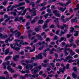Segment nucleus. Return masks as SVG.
Instances as JSON below:
<instances>
[{"label":"nucleus","instance_id":"12","mask_svg":"<svg viewBox=\"0 0 79 79\" xmlns=\"http://www.w3.org/2000/svg\"><path fill=\"white\" fill-rule=\"evenodd\" d=\"M14 39V38L12 37V39H10V38H9L8 39H7L6 40L5 42L6 44H8V41L9 42H11Z\"/></svg>","mask_w":79,"mask_h":79},{"label":"nucleus","instance_id":"14","mask_svg":"<svg viewBox=\"0 0 79 79\" xmlns=\"http://www.w3.org/2000/svg\"><path fill=\"white\" fill-rule=\"evenodd\" d=\"M17 33L15 34V35L16 36V37H19V36H20L21 35V33H20V32L19 31H17Z\"/></svg>","mask_w":79,"mask_h":79},{"label":"nucleus","instance_id":"54","mask_svg":"<svg viewBox=\"0 0 79 79\" xmlns=\"http://www.w3.org/2000/svg\"><path fill=\"white\" fill-rule=\"evenodd\" d=\"M43 48L44 47H40L39 48L38 50L40 51L42 50H43Z\"/></svg>","mask_w":79,"mask_h":79},{"label":"nucleus","instance_id":"33","mask_svg":"<svg viewBox=\"0 0 79 79\" xmlns=\"http://www.w3.org/2000/svg\"><path fill=\"white\" fill-rule=\"evenodd\" d=\"M34 77V78H35V77L34 75H32L31 74H28V77Z\"/></svg>","mask_w":79,"mask_h":79},{"label":"nucleus","instance_id":"60","mask_svg":"<svg viewBox=\"0 0 79 79\" xmlns=\"http://www.w3.org/2000/svg\"><path fill=\"white\" fill-rule=\"evenodd\" d=\"M16 64H15L14 63H13L12 64H10V65H13V66H14V67H16Z\"/></svg>","mask_w":79,"mask_h":79},{"label":"nucleus","instance_id":"6","mask_svg":"<svg viewBox=\"0 0 79 79\" xmlns=\"http://www.w3.org/2000/svg\"><path fill=\"white\" fill-rule=\"evenodd\" d=\"M27 11V9H25L23 11V13L22 14V12H18V15H21V16H23L26 14V12Z\"/></svg>","mask_w":79,"mask_h":79},{"label":"nucleus","instance_id":"26","mask_svg":"<svg viewBox=\"0 0 79 79\" xmlns=\"http://www.w3.org/2000/svg\"><path fill=\"white\" fill-rule=\"evenodd\" d=\"M68 1V2H67L65 4V6H67L69 4V3H71V0H67Z\"/></svg>","mask_w":79,"mask_h":79},{"label":"nucleus","instance_id":"23","mask_svg":"<svg viewBox=\"0 0 79 79\" xmlns=\"http://www.w3.org/2000/svg\"><path fill=\"white\" fill-rule=\"evenodd\" d=\"M58 18H57L56 19V20H55V22L57 24V25L60 24V22L58 21Z\"/></svg>","mask_w":79,"mask_h":79},{"label":"nucleus","instance_id":"5","mask_svg":"<svg viewBox=\"0 0 79 79\" xmlns=\"http://www.w3.org/2000/svg\"><path fill=\"white\" fill-rule=\"evenodd\" d=\"M42 53L39 54L38 55L36 56L35 58L37 60H42L43 58V56H42Z\"/></svg>","mask_w":79,"mask_h":79},{"label":"nucleus","instance_id":"29","mask_svg":"<svg viewBox=\"0 0 79 79\" xmlns=\"http://www.w3.org/2000/svg\"><path fill=\"white\" fill-rule=\"evenodd\" d=\"M47 24H48L47 23H44V25L43 26V28L44 29H45V28H47V27H48Z\"/></svg>","mask_w":79,"mask_h":79},{"label":"nucleus","instance_id":"17","mask_svg":"<svg viewBox=\"0 0 79 79\" xmlns=\"http://www.w3.org/2000/svg\"><path fill=\"white\" fill-rule=\"evenodd\" d=\"M32 47L33 48L29 51L30 52H34V51L35 50V45H34Z\"/></svg>","mask_w":79,"mask_h":79},{"label":"nucleus","instance_id":"4","mask_svg":"<svg viewBox=\"0 0 79 79\" xmlns=\"http://www.w3.org/2000/svg\"><path fill=\"white\" fill-rule=\"evenodd\" d=\"M10 32L12 33V34H10L9 35V36L10 37H11L13 35V33H15V32H17L18 30H16L15 31H14L13 29V28H11L10 29Z\"/></svg>","mask_w":79,"mask_h":79},{"label":"nucleus","instance_id":"42","mask_svg":"<svg viewBox=\"0 0 79 79\" xmlns=\"http://www.w3.org/2000/svg\"><path fill=\"white\" fill-rule=\"evenodd\" d=\"M43 23H44V21L42 20H40L38 22V23L40 24H42Z\"/></svg>","mask_w":79,"mask_h":79},{"label":"nucleus","instance_id":"34","mask_svg":"<svg viewBox=\"0 0 79 79\" xmlns=\"http://www.w3.org/2000/svg\"><path fill=\"white\" fill-rule=\"evenodd\" d=\"M47 11L48 13H52V10L51 9L49 8H48L47 10Z\"/></svg>","mask_w":79,"mask_h":79},{"label":"nucleus","instance_id":"50","mask_svg":"<svg viewBox=\"0 0 79 79\" xmlns=\"http://www.w3.org/2000/svg\"><path fill=\"white\" fill-rule=\"evenodd\" d=\"M7 69H8V70H9L10 71V70H11V67L9 65L7 66Z\"/></svg>","mask_w":79,"mask_h":79},{"label":"nucleus","instance_id":"10","mask_svg":"<svg viewBox=\"0 0 79 79\" xmlns=\"http://www.w3.org/2000/svg\"><path fill=\"white\" fill-rule=\"evenodd\" d=\"M64 49V48H57V53H60V52H62V50Z\"/></svg>","mask_w":79,"mask_h":79},{"label":"nucleus","instance_id":"21","mask_svg":"<svg viewBox=\"0 0 79 79\" xmlns=\"http://www.w3.org/2000/svg\"><path fill=\"white\" fill-rule=\"evenodd\" d=\"M77 17H75L74 19L72 20L73 22H75V23H77Z\"/></svg>","mask_w":79,"mask_h":79},{"label":"nucleus","instance_id":"40","mask_svg":"<svg viewBox=\"0 0 79 79\" xmlns=\"http://www.w3.org/2000/svg\"><path fill=\"white\" fill-rule=\"evenodd\" d=\"M9 18L10 19V17L8 16V15H4V19H5L6 18H8V19Z\"/></svg>","mask_w":79,"mask_h":79},{"label":"nucleus","instance_id":"45","mask_svg":"<svg viewBox=\"0 0 79 79\" xmlns=\"http://www.w3.org/2000/svg\"><path fill=\"white\" fill-rule=\"evenodd\" d=\"M7 2H8V1H5L4 2L2 3V4L3 5H6V3H7Z\"/></svg>","mask_w":79,"mask_h":79},{"label":"nucleus","instance_id":"59","mask_svg":"<svg viewBox=\"0 0 79 79\" xmlns=\"http://www.w3.org/2000/svg\"><path fill=\"white\" fill-rule=\"evenodd\" d=\"M49 1V3H52V2H55L56 0H48Z\"/></svg>","mask_w":79,"mask_h":79},{"label":"nucleus","instance_id":"53","mask_svg":"<svg viewBox=\"0 0 79 79\" xmlns=\"http://www.w3.org/2000/svg\"><path fill=\"white\" fill-rule=\"evenodd\" d=\"M26 68L27 69H30L29 64H28L26 66Z\"/></svg>","mask_w":79,"mask_h":79},{"label":"nucleus","instance_id":"46","mask_svg":"<svg viewBox=\"0 0 79 79\" xmlns=\"http://www.w3.org/2000/svg\"><path fill=\"white\" fill-rule=\"evenodd\" d=\"M48 15H49L48 14H45L44 15V17H45V19H47V18H48Z\"/></svg>","mask_w":79,"mask_h":79},{"label":"nucleus","instance_id":"22","mask_svg":"<svg viewBox=\"0 0 79 79\" xmlns=\"http://www.w3.org/2000/svg\"><path fill=\"white\" fill-rule=\"evenodd\" d=\"M65 17L64 15H62L61 17V19L62 21L63 22V23H65V19H64Z\"/></svg>","mask_w":79,"mask_h":79},{"label":"nucleus","instance_id":"13","mask_svg":"<svg viewBox=\"0 0 79 79\" xmlns=\"http://www.w3.org/2000/svg\"><path fill=\"white\" fill-rule=\"evenodd\" d=\"M10 61H7L6 62L3 63L2 65L3 66H5L6 64V65H9V64H10Z\"/></svg>","mask_w":79,"mask_h":79},{"label":"nucleus","instance_id":"2","mask_svg":"<svg viewBox=\"0 0 79 79\" xmlns=\"http://www.w3.org/2000/svg\"><path fill=\"white\" fill-rule=\"evenodd\" d=\"M41 65H40V66L36 67H35L34 69H32L31 71H33L34 69L35 70L34 72V74H36L37 73V72L39 71V70L41 69H42V67H41Z\"/></svg>","mask_w":79,"mask_h":79},{"label":"nucleus","instance_id":"52","mask_svg":"<svg viewBox=\"0 0 79 79\" xmlns=\"http://www.w3.org/2000/svg\"><path fill=\"white\" fill-rule=\"evenodd\" d=\"M60 30H57L56 32V34L57 35L59 34V32H60Z\"/></svg>","mask_w":79,"mask_h":79},{"label":"nucleus","instance_id":"39","mask_svg":"<svg viewBox=\"0 0 79 79\" xmlns=\"http://www.w3.org/2000/svg\"><path fill=\"white\" fill-rule=\"evenodd\" d=\"M18 21H19V17H17L15 19L14 21H15V22H16Z\"/></svg>","mask_w":79,"mask_h":79},{"label":"nucleus","instance_id":"20","mask_svg":"<svg viewBox=\"0 0 79 79\" xmlns=\"http://www.w3.org/2000/svg\"><path fill=\"white\" fill-rule=\"evenodd\" d=\"M74 32L75 33L74 34V35L75 37H77V36H78L79 35V31H75Z\"/></svg>","mask_w":79,"mask_h":79},{"label":"nucleus","instance_id":"32","mask_svg":"<svg viewBox=\"0 0 79 79\" xmlns=\"http://www.w3.org/2000/svg\"><path fill=\"white\" fill-rule=\"evenodd\" d=\"M60 33L61 34H59V35L60 36H62V35H63V34H65V32L61 31Z\"/></svg>","mask_w":79,"mask_h":79},{"label":"nucleus","instance_id":"55","mask_svg":"<svg viewBox=\"0 0 79 79\" xmlns=\"http://www.w3.org/2000/svg\"><path fill=\"white\" fill-rule=\"evenodd\" d=\"M19 71H20L22 73H23V74H26V71H24V70H20Z\"/></svg>","mask_w":79,"mask_h":79},{"label":"nucleus","instance_id":"61","mask_svg":"<svg viewBox=\"0 0 79 79\" xmlns=\"http://www.w3.org/2000/svg\"><path fill=\"white\" fill-rule=\"evenodd\" d=\"M39 19V17H36L34 19L35 20V21H36V20H37V19Z\"/></svg>","mask_w":79,"mask_h":79},{"label":"nucleus","instance_id":"18","mask_svg":"<svg viewBox=\"0 0 79 79\" xmlns=\"http://www.w3.org/2000/svg\"><path fill=\"white\" fill-rule=\"evenodd\" d=\"M36 37H38L39 40H43V38H42L41 36L39 35V34L36 35Z\"/></svg>","mask_w":79,"mask_h":79},{"label":"nucleus","instance_id":"43","mask_svg":"<svg viewBox=\"0 0 79 79\" xmlns=\"http://www.w3.org/2000/svg\"><path fill=\"white\" fill-rule=\"evenodd\" d=\"M63 26H64L65 27L66 29H68V25H67L66 24H63Z\"/></svg>","mask_w":79,"mask_h":79},{"label":"nucleus","instance_id":"63","mask_svg":"<svg viewBox=\"0 0 79 79\" xmlns=\"http://www.w3.org/2000/svg\"><path fill=\"white\" fill-rule=\"evenodd\" d=\"M42 66L44 67H47V64H44V63H42Z\"/></svg>","mask_w":79,"mask_h":79},{"label":"nucleus","instance_id":"28","mask_svg":"<svg viewBox=\"0 0 79 79\" xmlns=\"http://www.w3.org/2000/svg\"><path fill=\"white\" fill-rule=\"evenodd\" d=\"M72 76L73 78H76L77 77V75L74 73H72Z\"/></svg>","mask_w":79,"mask_h":79},{"label":"nucleus","instance_id":"48","mask_svg":"<svg viewBox=\"0 0 79 79\" xmlns=\"http://www.w3.org/2000/svg\"><path fill=\"white\" fill-rule=\"evenodd\" d=\"M66 50L68 51H69V52H70V53L73 51V49H71L70 48H67L66 49Z\"/></svg>","mask_w":79,"mask_h":79},{"label":"nucleus","instance_id":"27","mask_svg":"<svg viewBox=\"0 0 79 79\" xmlns=\"http://www.w3.org/2000/svg\"><path fill=\"white\" fill-rule=\"evenodd\" d=\"M64 53H65V56H67V55H69V53H68L66 49L64 51Z\"/></svg>","mask_w":79,"mask_h":79},{"label":"nucleus","instance_id":"56","mask_svg":"<svg viewBox=\"0 0 79 79\" xmlns=\"http://www.w3.org/2000/svg\"><path fill=\"white\" fill-rule=\"evenodd\" d=\"M54 40H58V37L56 36H55L54 38Z\"/></svg>","mask_w":79,"mask_h":79},{"label":"nucleus","instance_id":"49","mask_svg":"<svg viewBox=\"0 0 79 79\" xmlns=\"http://www.w3.org/2000/svg\"><path fill=\"white\" fill-rule=\"evenodd\" d=\"M73 35L72 34H68L67 35L66 37L67 38H69V37H71V35Z\"/></svg>","mask_w":79,"mask_h":79},{"label":"nucleus","instance_id":"8","mask_svg":"<svg viewBox=\"0 0 79 79\" xmlns=\"http://www.w3.org/2000/svg\"><path fill=\"white\" fill-rule=\"evenodd\" d=\"M63 40H64V41H66V38L65 37H61L59 41V42H62V41H63Z\"/></svg>","mask_w":79,"mask_h":79},{"label":"nucleus","instance_id":"30","mask_svg":"<svg viewBox=\"0 0 79 79\" xmlns=\"http://www.w3.org/2000/svg\"><path fill=\"white\" fill-rule=\"evenodd\" d=\"M33 14L31 15L32 16H36V11L35 10H33Z\"/></svg>","mask_w":79,"mask_h":79},{"label":"nucleus","instance_id":"62","mask_svg":"<svg viewBox=\"0 0 79 79\" xmlns=\"http://www.w3.org/2000/svg\"><path fill=\"white\" fill-rule=\"evenodd\" d=\"M39 30H40V29H39V28H38L36 27L35 28V31L36 32H38V31H39Z\"/></svg>","mask_w":79,"mask_h":79},{"label":"nucleus","instance_id":"9","mask_svg":"<svg viewBox=\"0 0 79 79\" xmlns=\"http://www.w3.org/2000/svg\"><path fill=\"white\" fill-rule=\"evenodd\" d=\"M65 69H66V67L64 66V67H63V69H61V68H60L59 69V71L60 72H62V73H64V71H65Z\"/></svg>","mask_w":79,"mask_h":79},{"label":"nucleus","instance_id":"36","mask_svg":"<svg viewBox=\"0 0 79 79\" xmlns=\"http://www.w3.org/2000/svg\"><path fill=\"white\" fill-rule=\"evenodd\" d=\"M14 50H16V51H18V50H20V48H18V47H15L14 48Z\"/></svg>","mask_w":79,"mask_h":79},{"label":"nucleus","instance_id":"16","mask_svg":"<svg viewBox=\"0 0 79 79\" xmlns=\"http://www.w3.org/2000/svg\"><path fill=\"white\" fill-rule=\"evenodd\" d=\"M12 58V56H7L5 59V61H7L10 60V59H11Z\"/></svg>","mask_w":79,"mask_h":79},{"label":"nucleus","instance_id":"37","mask_svg":"<svg viewBox=\"0 0 79 79\" xmlns=\"http://www.w3.org/2000/svg\"><path fill=\"white\" fill-rule=\"evenodd\" d=\"M25 3L24 2H23L22 3H19V6H22V5H24Z\"/></svg>","mask_w":79,"mask_h":79},{"label":"nucleus","instance_id":"19","mask_svg":"<svg viewBox=\"0 0 79 79\" xmlns=\"http://www.w3.org/2000/svg\"><path fill=\"white\" fill-rule=\"evenodd\" d=\"M74 16V15H72L69 18H67L65 20V23L66 22V21H68L69 20V19H71L73 17V16Z\"/></svg>","mask_w":79,"mask_h":79},{"label":"nucleus","instance_id":"41","mask_svg":"<svg viewBox=\"0 0 79 79\" xmlns=\"http://www.w3.org/2000/svg\"><path fill=\"white\" fill-rule=\"evenodd\" d=\"M75 54H76V53H75V52H73V51L71 52L70 54V55H71V56H73L74 55H75Z\"/></svg>","mask_w":79,"mask_h":79},{"label":"nucleus","instance_id":"1","mask_svg":"<svg viewBox=\"0 0 79 79\" xmlns=\"http://www.w3.org/2000/svg\"><path fill=\"white\" fill-rule=\"evenodd\" d=\"M15 41L16 42V45H17V46H18V47H21V45H28L29 44V43H27L26 42H25V43L22 42H20L19 43V44H18L17 43L18 42H19L20 41V40H15Z\"/></svg>","mask_w":79,"mask_h":79},{"label":"nucleus","instance_id":"11","mask_svg":"<svg viewBox=\"0 0 79 79\" xmlns=\"http://www.w3.org/2000/svg\"><path fill=\"white\" fill-rule=\"evenodd\" d=\"M57 8H58V10H60V11H61L62 12H63V11H64L66 9V7H65L64 9L63 7H59L58 6L57 7Z\"/></svg>","mask_w":79,"mask_h":79},{"label":"nucleus","instance_id":"24","mask_svg":"<svg viewBox=\"0 0 79 79\" xmlns=\"http://www.w3.org/2000/svg\"><path fill=\"white\" fill-rule=\"evenodd\" d=\"M53 13L55 15L57 13H59V11L57 10H55L53 11Z\"/></svg>","mask_w":79,"mask_h":79},{"label":"nucleus","instance_id":"3","mask_svg":"<svg viewBox=\"0 0 79 79\" xmlns=\"http://www.w3.org/2000/svg\"><path fill=\"white\" fill-rule=\"evenodd\" d=\"M5 48L3 47L2 48V51H3V52L4 53L5 55H6L8 53H9V52H10V49L9 48H8L7 49H6L5 51Z\"/></svg>","mask_w":79,"mask_h":79},{"label":"nucleus","instance_id":"47","mask_svg":"<svg viewBox=\"0 0 79 79\" xmlns=\"http://www.w3.org/2000/svg\"><path fill=\"white\" fill-rule=\"evenodd\" d=\"M74 61H76V60H69L68 62L69 63H72L73 62H74Z\"/></svg>","mask_w":79,"mask_h":79},{"label":"nucleus","instance_id":"44","mask_svg":"<svg viewBox=\"0 0 79 79\" xmlns=\"http://www.w3.org/2000/svg\"><path fill=\"white\" fill-rule=\"evenodd\" d=\"M46 7H43L40 10V11H44V10H45V9H46Z\"/></svg>","mask_w":79,"mask_h":79},{"label":"nucleus","instance_id":"25","mask_svg":"<svg viewBox=\"0 0 79 79\" xmlns=\"http://www.w3.org/2000/svg\"><path fill=\"white\" fill-rule=\"evenodd\" d=\"M13 45L14 46H13V44H10V46L11 47V48H13V49L14 50L15 48V47H16V45L15 44H14Z\"/></svg>","mask_w":79,"mask_h":79},{"label":"nucleus","instance_id":"35","mask_svg":"<svg viewBox=\"0 0 79 79\" xmlns=\"http://www.w3.org/2000/svg\"><path fill=\"white\" fill-rule=\"evenodd\" d=\"M71 30H70V32H73V31H74V28L73 27H71L70 28Z\"/></svg>","mask_w":79,"mask_h":79},{"label":"nucleus","instance_id":"51","mask_svg":"<svg viewBox=\"0 0 79 79\" xmlns=\"http://www.w3.org/2000/svg\"><path fill=\"white\" fill-rule=\"evenodd\" d=\"M72 46L74 48H75L77 47V46H76V44H74V43H72Z\"/></svg>","mask_w":79,"mask_h":79},{"label":"nucleus","instance_id":"57","mask_svg":"<svg viewBox=\"0 0 79 79\" xmlns=\"http://www.w3.org/2000/svg\"><path fill=\"white\" fill-rule=\"evenodd\" d=\"M4 73L5 74H6V75H7V76H8V73L7 71H4Z\"/></svg>","mask_w":79,"mask_h":79},{"label":"nucleus","instance_id":"58","mask_svg":"<svg viewBox=\"0 0 79 79\" xmlns=\"http://www.w3.org/2000/svg\"><path fill=\"white\" fill-rule=\"evenodd\" d=\"M47 51H50V48H47L46 49L44 50V52H47Z\"/></svg>","mask_w":79,"mask_h":79},{"label":"nucleus","instance_id":"64","mask_svg":"<svg viewBox=\"0 0 79 79\" xmlns=\"http://www.w3.org/2000/svg\"><path fill=\"white\" fill-rule=\"evenodd\" d=\"M50 28H54L55 27V25H52L50 27Z\"/></svg>","mask_w":79,"mask_h":79},{"label":"nucleus","instance_id":"31","mask_svg":"<svg viewBox=\"0 0 79 79\" xmlns=\"http://www.w3.org/2000/svg\"><path fill=\"white\" fill-rule=\"evenodd\" d=\"M57 4H58V5H60V6H65V4H63L62 2H58L57 3Z\"/></svg>","mask_w":79,"mask_h":79},{"label":"nucleus","instance_id":"38","mask_svg":"<svg viewBox=\"0 0 79 79\" xmlns=\"http://www.w3.org/2000/svg\"><path fill=\"white\" fill-rule=\"evenodd\" d=\"M55 15V16H57V17H59V18H60L61 16V14L60 13H57Z\"/></svg>","mask_w":79,"mask_h":79},{"label":"nucleus","instance_id":"7","mask_svg":"<svg viewBox=\"0 0 79 79\" xmlns=\"http://www.w3.org/2000/svg\"><path fill=\"white\" fill-rule=\"evenodd\" d=\"M19 58V56L18 55H16L13 57V60L15 61H17L18 60V58Z\"/></svg>","mask_w":79,"mask_h":79},{"label":"nucleus","instance_id":"15","mask_svg":"<svg viewBox=\"0 0 79 79\" xmlns=\"http://www.w3.org/2000/svg\"><path fill=\"white\" fill-rule=\"evenodd\" d=\"M66 58L67 60H73V57L70 56H67Z\"/></svg>","mask_w":79,"mask_h":79}]
</instances>
